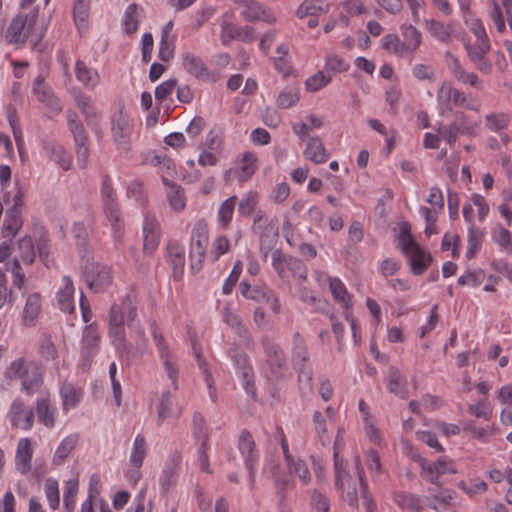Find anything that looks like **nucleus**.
Listing matches in <instances>:
<instances>
[{"label":"nucleus","mask_w":512,"mask_h":512,"mask_svg":"<svg viewBox=\"0 0 512 512\" xmlns=\"http://www.w3.org/2000/svg\"><path fill=\"white\" fill-rule=\"evenodd\" d=\"M182 66L184 70L191 76L198 79H208L210 76L208 67L198 55L190 52H185L181 56Z\"/></svg>","instance_id":"a878e982"},{"label":"nucleus","mask_w":512,"mask_h":512,"mask_svg":"<svg viewBox=\"0 0 512 512\" xmlns=\"http://www.w3.org/2000/svg\"><path fill=\"white\" fill-rule=\"evenodd\" d=\"M304 156L306 159L316 164L324 163L329 158V154L319 137H311L308 139Z\"/></svg>","instance_id":"2f4dec72"},{"label":"nucleus","mask_w":512,"mask_h":512,"mask_svg":"<svg viewBox=\"0 0 512 512\" xmlns=\"http://www.w3.org/2000/svg\"><path fill=\"white\" fill-rule=\"evenodd\" d=\"M49 401V394L47 392H42V395L37 399L36 410L40 422L46 426H53L54 409L50 407Z\"/></svg>","instance_id":"79ce46f5"},{"label":"nucleus","mask_w":512,"mask_h":512,"mask_svg":"<svg viewBox=\"0 0 512 512\" xmlns=\"http://www.w3.org/2000/svg\"><path fill=\"white\" fill-rule=\"evenodd\" d=\"M7 119L9 122V125L12 129V133L16 142V146L18 148V151L20 155L22 154V150L24 148V140L22 136V130L19 125V118L17 116L16 108L9 105L7 107Z\"/></svg>","instance_id":"8fccbe9b"},{"label":"nucleus","mask_w":512,"mask_h":512,"mask_svg":"<svg viewBox=\"0 0 512 512\" xmlns=\"http://www.w3.org/2000/svg\"><path fill=\"white\" fill-rule=\"evenodd\" d=\"M483 233L474 224H471L468 229V247L466 255L472 258L477 249L481 246Z\"/></svg>","instance_id":"774afa93"},{"label":"nucleus","mask_w":512,"mask_h":512,"mask_svg":"<svg viewBox=\"0 0 512 512\" xmlns=\"http://www.w3.org/2000/svg\"><path fill=\"white\" fill-rule=\"evenodd\" d=\"M74 104L83 114L88 122L94 120L97 117V111L95 106L92 103V100L89 96L85 95L79 89H73L71 91Z\"/></svg>","instance_id":"e433bc0d"},{"label":"nucleus","mask_w":512,"mask_h":512,"mask_svg":"<svg viewBox=\"0 0 512 512\" xmlns=\"http://www.w3.org/2000/svg\"><path fill=\"white\" fill-rule=\"evenodd\" d=\"M298 295L301 301L311 305L315 311L325 312L326 307L328 306L326 300L314 296L306 287H300Z\"/></svg>","instance_id":"69168bd1"},{"label":"nucleus","mask_w":512,"mask_h":512,"mask_svg":"<svg viewBox=\"0 0 512 512\" xmlns=\"http://www.w3.org/2000/svg\"><path fill=\"white\" fill-rule=\"evenodd\" d=\"M18 249L20 258L28 265L32 264L35 260V249L33 240L30 236L25 235L18 241Z\"/></svg>","instance_id":"bf43d9fd"},{"label":"nucleus","mask_w":512,"mask_h":512,"mask_svg":"<svg viewBox=\"0 0 512 512\" xmlns=\"http://www.w3.org/2000/svg\"><path fill=\"white\" fill-rule=\"evenodd\" d=\"M242 5V16L248 22L263 20L271 22L272 17L265 13L262 6L254 0H239Z\"/></svg>","instance_id":"c9c22d12"},{"label":"nucleus","mask_w":512,"mask_h":512,"mask_svg":"<svg viewBox=\"0 0 512 512\" xmlns=\"http://www.w3.org/2000/svg\"><path fill=\"white\" fill-rule=\"evenodd\" d=\"M101 200L105 216L113 230L114 238L120 240L123 235L124 223L121 217L116 191L114 190L111 179L105 176L101 187Z\"/></svg>","instance_id":"39448f33"},{"label":"nucleus","mask_w":512,"mask_h":512,"mask_svg":"<svg viewBox=\"0 0 512 512\" xmlns=\"http://www.w3.org/2000/svg\"><path fill=\"white\" fill-rule=\"evenodd\" d=\"M329 5L321 0H305L297 10V16L304 18L307 16H318L328 12Z\"/></svg>","instance_id":"c03bdc74"},{"label":"nucleus","mask_w":512,"mask_h":512,"mask_svg":"<svg viewBox=\"0 0 512 512\" xmlns=\"http://www.w3.org/2000/svg\"><path fill=\"white\" fill-rule=\"evenodd\" d=\"M33 91L36 94L37 99L50 108L52 113L58 114L61 112L62 106L60 100L54 96L50 88L44 85L43 80L40 77L34 81Z\"/></svg>","instance_id":"cd10ccee"},{"label":"nucleus","mask_w":512,"mask_h":512,"mask_svg":"<svg viewBox=\"0 0 512 512\" xmlns=\"http://www.w3.org/2000/svg\"><path fill=\"white\" fill-rule=\"evenodd\" d=\"M300 100V89L296 85L286 86L278 95L277 105L282 109H288Z\"/></svg>","instance_id":"49530a36"},{"label":"nucleus","mask_w":512,"mask_h":512,"mask_svg":"<svg viewBox=\"0 0 512 512\" xmlns=\"http://www.w3.org/2000/svg\"><path fill=\"white\" fill-rule=\"evenodd\" d=\"M236 203L237 197L231 196L220 204L218 210V220L223 227H227L231 222Z\"/></svg>","instance_id":"6e6d98bb"},{"label":"nucleus","mask_w":512,"mask_h":512,"mask_svg":"<svg viewBox=\"0 0 512 512\" xmlns=\"http://www.w3.org/2000/svg\"><path fill=\"white\" fill-rule=\"evenodd\" d=\"M453 492L448 489L429 488L425 500L427 506L436 512H456L451 508Z\"/></svg>","instance_id":"6ab92c4d"},{"label":"nucleus","mask_w":512,"mask_h":512,"mask_svg":"<svg viewBox=\"0 0 512 512\" xmlns=\"http://www.w3.org/2000/svg\"><path fill=\"white\" fill-rule=\"evenodd\" d=\"M110 130L113 142L117 149L127 154L131 149V137L134 121L125 111L124 103H120L117 112H115L110 120Z\"/></svg>","instance_id":"423d86ee"},{"label":"nucleus","mask_w":512,"mask_h":512,"mask_svg":"<svg viewBox=\"0 0 512 512\" xmlns=\"http://www.w3.org/2000/svg\"><path fill=\"white\" fill-rule=\"evenodd\" d=\"M89 12V0H74L72 15L74 23L80 33H83L88 27Z\"/></svg>","instance_id":"4c0bfd02"},{"label":"nucleus","mask_w":512,"mask_h":512,"mask_svg":"<svg viewBox=\"0 0 512 512\" xmlns=\"http://www.w3.org/2000/svg\"><path fill=\"white\" fill-rule=\"evenodd\" d=\"M72 233L76 239L80 257L87 262L91 259V249L89 248V228L84 223H75Z\"/></svg>","instance_id":"7c9ffc66"},{"label":"nucleus","mask_w":512,"mask_h":512,"mask_svg":"<svg viewBox=\"0 0 512 512\" xmlns=\"http://www.w3.org/2000/svg\"><path fill=\"white\" fill-rule=\"evenodd\" d=\"M142 229L144 252L151 254L158 247L160 241V224L153 215L146 214Z\"/></svg>","instance_id":"a211bd4d"},{"label":"nucleus","mask_w":512,"mask_h":512,"mask_svg":"<svg viewBox=\"0 0 512 512\" xmlns=\"http://www.w3.org/2000/svg\"><path fill=\"white\" fill-rule=\"evenodd\" d=\"M238 449L244 458L245 466L249 474V487L255 486L256 468L259 462V453L252 434L248 430H242L238 438Z\"/></svg>","instance_id":"1a4fd4ad"},{"label":"nucleus","mask_w":512,"mask_h":512,"mask_svg":"<svg viewBox=\"0 0 512 512\" xmlns=\"http://www.w3.org/2000/svg\"><path fill=\"white\" fill-rule=\"evenodd\" d=\"M259 197L255 191L246 193L238 204V212L243 216H250L258 205Z\"/></svg>","instance_id":"052dcab7"},{"label":"nucleus","mask_w":512,"mask_h":512,"mask_svg":"<svg viewBox=\"0 0 512 512\" xmlns=\"http://www.w3.org/2000/svg\"><path fill=\"white\" fill-rule=\"evenodd\" d=\"M180 456L175 454L169 457L159 477V484L164 492L175 486L178 479V466Z\"/></svg>","instance_id":"bb28decb"},{"label":"nucleus","mask_w":512,"mask_h":512,"mask_svg":"<svg viewBox=\"0 0 512 512\" xmlns=\"http://www.w3.org/2000/svg\"><path fill=\"white\" fill-rule=\"evenodd\" d=\"M453 87L451 84L447 82H443L440 86L437 94L438 103L442 109V114L445 111H452V97H453Z\"/></svg>","instance_id":"0e129e2a"},{"label":"nucleus","mask_w":512,"mask_h":512,"mask_svg":"<svg viewBox=\"0 0 512 512\" xmlns=\"http://www.w3.org/2000/svg\"><path fill=\"white\" fill-rule=\"evenodd\" d=\"M239 289L243 297L261 304V302L264 301L266 292L269 288L266 286H251L246 282H241L239 284Z\"/></svg>","instance_id":"5fc2aeb1"},{"label":"nucleus","mask_w":512,"mask_h":512,"mask_svg":"<svg viewBox=\"0 0 512 512\" xmlns=\"http://www.w3.org/2000/svg\"><path fill=\"white\" fill-rule=\"evenodd\" d=\"M314 430L316 431L318 438L322 445L330 443V437L327 433V420L326 417L320 411H315L313 414Z\"/></svg>","instance_id":"e2e57ef3"},{"label":"nucleus","mask_w":512,"mask_h":512,"mask_svg":"<svg viewBox=\"0 0 512 512\" xmlns=\"http://www.w3.org/2000/svg\"><path fill=\"white\" fill-rule=\"evenodd\" d=\"M271 474L277 490V495L280 498V502L285 499V493L294 488V481L291 477L281 472L278 464L271 466Z\"/></svg>","instance_id":"58836bf2"},{"label":"nucleus","mask_w":512,"mask_h":512,"mask_svg":"<svg viewBox=\"0 0 512 512\" xmlns=\"http://www.w3.org/2000/svg\"><path fill=\"white\" fill-rule=\"evenodd\" d=\"M475 123H469L463 113H457L455 120L449 125H441L437 132L449 145L456 142L458 135H473Z\"/></svg>","instance_id":"ddd939ff"},{"label":"nucleus","mask_w":512,"mask_h":512,"mask_svg":"<svg viewBox=\"0 0 512 512\" xmlns=\"http://www.w3.org/2000/svg\"><path fill=\"white\" fill-rule=\"evenodd\" d=\"M82 342V357L86 361L83 365H89L91 359L98 353L100 344V336L95 322L86 325Z\"/></svg>","instance_id":"4be33fe9"},{"label":"nucleus","mask_w":512,"mask_h":512,"mask_svg":"<svg viewBox=\"0 0 512 512\" xmlns=\"http://www.w3.org/2000/svg\"><path fill=\"white\" fill-rule=\"evenodd\" d=\"M146 452V439L142 434H138L134 439L129 458L131 466L142 467Z\"/></svg>","instance_id":"09e8293b"},{"label":"nucleus","mask_w":512,"mask_h":512,"mask_svg":"<svg viewBox=\"0 0 512 512\" xmlns=\"http://www.w3.org/2000/svg\"><path fill=\"white\" fill-rule=\"evenodd\" d=\"M334 471H335V486L337 489L345 493V501L352 507L357 506L358 496L356 483L352 477L345 471L343 461L339 458L338 452L334 450Z\"/></svg>","instance_id":"9d476101"},{"label":"nucleus","mask_w":512,"mask_h":512,"mask_svg":"<svg viewBox=\"0 0 512 512\" xmlns=\"http://www.w3.org/2000/svg\"><path fill=\"white\" fill-rule=\"evenodd\" d=\"M426 29L430 34L442 42H448L451 37V30L443 23L434 19L426 22Z\"/></svg>","instance_id":"338daca9"},{"label":"nucleus","mask_w":512,"mask_h":512,"mask_svg":"<svg viewBox=\"0 0 512 512\" xmlns=\"http://www.w3.org/2000/svg\"><path fill=\"white\" fill-rule=\"evenodd\" d=\"M9 418L14 427L28 430L33 425L34 413L33 410L26 407L21 400L16 399L11 405Z\"/></svg>","instance_id":"aec40b11"},{"label":"nucleus","mask_w":512,"mask_h":512,"mask_svg":"<svg viewBox=\"0 0 512 512\" xmlns=\"http://www.w3.org/2000/svg\"><path fill=\"white\" fill-rule=\"evenodd\" d=\"M21 226V211H18L17 208H9L5 214L2 226V236L10 240L13 239Z\"/></svg>","instance_id":"72a5a7b5"},{"label":"nucleus","mask_w":512,"mask_h":512,"mask_svg":"<svg viewBox=\"0 0 512 512\" xmlns=\"http://www.w3.org/2000/svg\"><path fill=\"white\" fill-rule=\"evenodd\" d=\"M163 182L170 188L167 193V198L171 208L177 212L182 211L186 205L183 190L176 184L168 181L165 177L163 178Z\"/></svg>","instance_id":"de8ad7c7"},{"label":"nucleus","mask_w":512,"mask_h":512,"mask_svg":"<svg viewBox=\"0 0 512 512\" xmlns=\"http://www.w3.org/2000/svg\"><path fill=\"white\" fill-rule=\"evenodd\" d=\"M422 462L421 476L431 484L440 485L439 478L444 474H455L456 469L450 461L439 459L435 462L420 460Z\"/></svg>","instance_id":"dca6fc26"},{"label":"nucleus","mask_w":512,"mask_h":512,"mask_svg":"<svg viewBox=\"0 0 512 512\" xmlns=\"http://www.w3.org/2000/svg\"><path fill=\"white\" fill-rule=\"evenodd\" d=\"M261 346L266 357L263 368L266 377L269 380L286 379L290 373L285 353L281 347L267 336L262 337Z\"/></svg>","instance_id":"20e7f679"},{"label":"nucleus","mask_w":512,"mask_h":512,"mask_svg":"<svg viewBox=\"0 0 512 512\" xmlns=\"http://www.w3.org/2000/svg\"><path fill=\"white\" fill-rule=\"evenodd\" d=\"M404 44L409 53L415 51L421 44V33L412 25L403 27Z\"/></svg>","instance_id":"680f3d73"},{"label":"nucleus","mask_w":512,"mask_h":512,"mask_svg":"<svg viewBox=\"0 0 512 512\" xmlns=\"http://www.w3.org/2000/svg\"><path fill=\"white\" fill-rule=\"evenodd\" d=\"M398 240L402 253L409 259L413 274H423L431 265L433 258L430 252L421 248L416 242L414 236L411 234L410 225L408 223L404 222L400 226Z\"/></svg>","instance_id":"7ed1b4c3"},{"label":"nucleus","mask_w":512,"mask_h":512,"mask_svg":"<svg viewBox=\"0 0 512 512\" xmlns=\"http://www.w3.org/2000/svg\"><path fill=\"white\" fill-rule=\"evenodd\" d=\"M223 321L241 338L244 344L249 347L253 344V339L248 327L244 324L240 315L229 307H224L221 311Z\"/></svg>","instance_id":"412c9836"},{"label":"nucleus","mask_w":512,"mask_h":512,"mask_svg":"<svg viewBox=\"0 0 512 512\" xmlns=\"http://www.w3.org/2000/svg\"><path fill=\"white\" fill-rule=\"evenodd\" d=\"M329 288L334 300L337 301L343 308L348 310L352 304L350 295L344 283L339 278L334 277L330 280Z\"/></svg>","instance_id":"a18cd8bd"},{"label":"nucleus","mask_w":512,"mask_h":512,"mask_svg":"<svg viewBox=\"0 0 512 512\" xmlns=\"http://www.w3.org/2000/svg\"><path fill=\"white\" fill-rule=\"evenodd\" d=\"M290 475H296L303 485H308L311 481V474L306 463L300 458H295L286 464Z\"/></svg>","instance_id":"864d4df0"},{"label":"nucleus","mask_w":512,"mask_h":512,"mask_svg":"<svg viewBox=\"0 0 512 512\" xmlns=\"http://www.w3.org/2000/svg\"><path fill=\"white\" fill-rule=\"evenodd\" d=\"M27 15H18L9 24L6 30V40L11 44H24L29 36V29L26 27Z\"/></svg>","instance_id":"393cba45"},{"label":"nucleus","mask_w":512,"mask_h":512,"mask_svg":"<svg viewBox=\"0 0 512 512\" xmlns=\"http://www.w3.org/2000/svg\"><path fill=\"white\" fill-rule=\"evenodd\" d=\"M138 319V300L134 291L128 292L115 301L106 315L107 335L111 345L115 348L118 357L129 364L132 360L140 358L146 352L148 340L145 330L136 326V340L134 344L127 341L126 328L135 326Z\"/></svg>","instance_id":"f257e3e1"},{"label":"nucleus","mask_w":512,"mask_h":512,"mask_svg":"<svg viewBox=\"0 0 512 512\" xmlns=\"http://www.w3.org/2000/svg\"><path fill=\"white\" fill-rule=\"evenodd\" d=\"M227 354L239 370L245 390L253 393V368L248 364L247 355L236 344L228 349Z\"/></svg>","instance_id":"2eb2a0df"},{"label":"nucleus","mask_w":512,"mask_h":512,"mask_svg":"<svg viewBox=\"0 0 512 512\" xmlns=\"http://www.w3.org/2000/svg\"><path fill=\"white\" fill-rule=\"evenodd\" d=\"M42 308V297L38 292L27 295L22 312V323L26 327H34L39 319Z\"/></svg>","instance_id":"5701e85b"},{"label":"nucleus","mask_w":512,"mask_h":512,"mask_svg":"<svg viewBox=\"0 0 512 512\" xmlns=\"http://www.w3.org/2000/svg\"><path fill=\"white\" fill-rule=\"evenodd\" d=\"M394 502L398 507L411 512H422L421 497L409 492L394 493Z\"/></svg>","instance_id":"ea45409f"},{"label":"nucleus","mask_w":512,"mask_h":512,"mask_svg":"<svg viewBox=\"0 0 512 512\" xmlns=\"http://www.w3.org/2000/svg\"><path fill=\"white\" fill-rule=\"evenodd\" d=\"M208 246V226L205 221H197L191 232L190 268L192 273H198L203 265Z\"/></svg>","instance_id":"6e6552de"},{"label":"nucleus","mask_w":512,"mask_h":512,"mask_svg":"<svg viewBox=\"0 0 512 512\" xmlns=\"http://www.w3.org/2000/svg\"><path fill=\"white\" fill-rule=\"evenodd\" d=\"M272 266L282 280L288 279L290 275L299 281L307 279V267L304 262L284 254L280 249L272 252Z\"/></svg>","instance_id":"0eeeda50"},{"label":"nucleus","mask_w":512,"mask_h":512,"mask_svg":"<svg viewBox=\"0 0 512 512\" xmlns=\"http://www.w3.org/2000/svg\"><path fill=\"white\" fill-rule=\"evenodd\" d=\"M355 467H356V472H357V476H358L360 487H361V493H362V497H363V501H364L363 504L365 506V510H366V512H377L376 504H375L372 496L368 492V486L364 480L365 473H364L363 468L360 465L359 459H356Z\"/></svg>","instance_id":"603ef678"},{"label":"nucleus","mask_w":512,"mask_h":512,"mask_svg":"<svg viewBox=\"0 0 512 512\" xmlns=\"http://www.w3.org/2000/svg\"><path fill=\"white\" fill-rule=\"evenodd\" d=\"M85 281L88 287L95 293L104 292L113 281L111 270L102 264H89L85 267Z\"/></svg>","instance_id":"9b49d317"},{"label":"nucleus","mask_w":512,"mask_h":512,"mask_svg":"<svg viewBox=\"0 0 512 512\" xmlns=\"http://www.w3.org/2000/svg\"><path fill=\"white\" fill-rule=\"evenodd\" d=\"M256 170V158L253 154H244L235 171L232 169L227 174L235 173L239 181L248 180Z\"/></svg>","instance_id":"37998d69"},{"label":"nucleus","mask_w":512,"mask_h":512,"mask_svg":"<svg viewBox=\"0 0 512 512\" xmlns=\"http://www.w3.org/2000/svg\"><path fill=\"white\" fill-rule=\"evenodd\" d=\"M169 261L173 267L174 276L181 277L185 266L184 249L177 243H169L167 247Z\"/></svg>","instance_id":"a19ab883"},{"label":"nucleus","mask_w":512,"mask_h":512,"mask_svg":"<svg viewBox=\"0 0 512 512\" xmlns=\"http://www.w3.org/2000/svg\"><path fill=\"white\" fill-rule=\"evenodd\" d=\"M382 47L394 53L397 56L403 57L406 53H409L404 42L395 34H388L382 38Z\"/></svg>","instance_id":"4d7b16f0"},{"label":"nucleus","mask_w":512,"mask_h":512,"mask_svg":"<svg viewBox=\"0 0 512 512\" xmlns=\"http://www.w3.org/2000/svg\"><path fill=\"white\" fill-rule=\"evenodd\" d=\"M183 413L181 405L175 402L170 391H164L161 395L159 405L157 407L158 424L166 419H178Z\"/></svg>","instance_id":"b1692460"},{"label":"nucleus","mask_w":512,"mask_h":512,"mask_svg":"<svg viewBox=\"0 0 512 512\" xmlns=\"http://www.w3.org/2000/svg\"><path fill=\"white\" fill-rule=\"evenodd\" d=\"M291 364L298 375V383L303 393L313 390V368L310 362V353L305 338L295 332L292 335L290 348Z\"/></svg>","instance_id":"f03ea898"},{"label":"nucleus","mask_w":512,"mask_h":512,"mask_svg":"<svg viewBox=\"0 0 512 512\" xmlns=\"http://www.w3.org/2000/svg\"><path fill=\"white\" fill-rule=\"evenodd\" d=\"M465 49L470 61L476 66L478 70L486 74L491 73L492 64L486 56L490 50L489 41L477 42L475 45L466 43Z\"/></svg>","instance_id":"f3484780"},{"label":"nucleus","mask_w":512,"mask_h":512,"mask_svg":"<svg viewBox=\"0 0 512 512\" xmlns=\"http://www.w3.org/2000/svg\"><path fill=\"white\" fill-rule=\"evenodd\" d=\"M307 123L294 124L292 126L293 132L301 139L304 140L308 137L309 133L316 128L323 125V118L310 114L307 116Z\"/></svg>","instance_id":"3c124183"},{"label":"nucleus","mask_w":512,"mask_h":512,"mask_svg":"<svg viewBox=\"0 0 512 512\" xmlns=\"http://www.w3.org/2000/svg\"><path fill=\"white\" fill-rule=\"evenodd\" d=\"M386 385L389 392L395 394L399 398L406 399L408 397L406 376L403 375L396 367L391 366L389 368Z\"/></svg>","instance_id":"c85d7f7f"},{"label":"nucleus","mask_w":512,"mask_h":512,"mask_svg":"<svg viewBox=\"0 0 512 512\" xmlns=\"http://www.w3.org/2000/svg\"><path fill=\"white\" fill-rule=\"evenodd\" d=\"M153 338L156 342L160 357L163 361V365L168 378L171 380V384L174 390H178V366L174 359L173 354L170 352L163 336L157 332L156 329L152 331Z\"/></svg>","instance_id":"4468645a"},{"label":"nucleus","mask_w":512,"mask_h":512,"mask_svg":"<svg viewBox=\"0 0 512 512\" xmlns=\"http://www.w3.org/2000/svg\"><path fill=\"white\" fill-rule=\"evenodd\" d=\"M32 454L30 440L28 438L20 439L16 452V466L21 474H27L30 471Z\"/></svg>","instance_id":"c756f323"},{"label":"nucleus","mask_w":512,"mask_h":512,"mask_svg":"<svg viewBox=\"0 0 512 512\" xmlns=\"http://www.w3.org/2000/svg\"><path fill=\"white\" fill-rule=\"evenodd\" d=\"M42 384L43 379L39 368L35 365H30V370L22 379V389L29 395L38 393L40 396L42 392H45L42 389Z\"/></svg>","instance_id":"f704fd0d"},{"label":"nucleus","mask_w":512,"mask_h":512,"mask_svg":"<svg viewBox=\"0 0 512 512\" xmlns=\"http://www.w3.org/2000/svg\"><path fill=\"white\" fill-rule=\"evenodd\" d=\"M73 116L72 118L70 114L68 115L69 130L74 138L78 165L83 169L86 167L89 157L88 137L82 122L75 118V114Z\"/></svg>","instance_id":"f8f14e48"},{"label":"nucleus","mask_w":512,"mask_h":512,"mask_svg":"<svg viewBox=\"0 0 512 512\" xmlns=\"http://www.w3.org/2000/svg\"><path fill=\"white\" fill-rule=\"evenodd\" d=\"M74 72L77 80L88 89H94L100 82L98 72L89 68L81 60L76 62Z\"/></svg>","instance_id":"473e14b6"},{"label":"nucleus","mask_w":512,"mask_h":512,"mask_svg":"<svg viewBox=\"0 0 512 512\" xmlns=\"http://www.w3.org/2000/svg\"><path fill=\"white\" fill-rule=\"evenodd\" d=\"M509 116L506 113H490L485 116L486 127L493 132H500L507 128Z\"/></svg>","instance_id":"13d9d810"}]
</instances>
